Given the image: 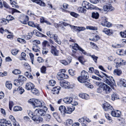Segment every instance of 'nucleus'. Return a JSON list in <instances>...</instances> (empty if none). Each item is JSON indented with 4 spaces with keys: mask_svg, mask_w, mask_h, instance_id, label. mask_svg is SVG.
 Listing matches in <instances>:
<instances>
[{
    "mask_svg": "<svg viewBox=\"0 0 126 126\" xmlns=\"http://www.w3.org/2000/svg\"><path fill=\"white\" fill-rule=\"evenodd\" d=\"M89 78L88 73L85 70H83L81 72V75L78 77V79L80 82L84 83Z\"/></svg>",
    "mask_w": 126,
    "mask_h": 126,
    "instance_id": "obj_1",
    "label": "nucleus"
},
{
    "mask_svg": "<svg viewBox=\"0 0 126 126\" xmlns=\"http://www.w3.org/2000/svg\"><path fill=\"white\" fill-rule=\"evenodd\" d=\"M29 101L34 105L35 107H42L44 106V103L43 102L42 103L39 100L36 99H31Z\"/></svg>",
    "mask_w": 126,
    "mask_h": 126,
    "instance_id": "obj_2",
    "label": "nucleus"
},
{
    "mask_svg": "<svg viewBox=\"0 0 126 126\" xmlns=\"http://www.w3.org/2000/svg\"><path fill=\"white\" fill-rule=\"evenodd\" d=\"M43 108L44 109V110L40 109H36L34 112V114L36 115L41 116L45 115L46 111L47 110V109L45 106H44Z\"/></svg>",
    "mask_w": 126,
    "mask_h": 126,
    "instance_id": "obj_3",
    "label": "nucleus"
},
{
    "mask_svg": "<svg viewBox=\"0 0 126 126\" xmlns=\"http://www.w3.org/2000/svg\"><path fill=\"white\" fill-rule=\"evenodd\" d=\"M61 86L65 88L69 89L72 88V86L69 82L65 80H61L60 81Z\"/></svg>",
    "mask_w": 126,
    "mask_h": 126,
    "instance_id": "obj_4",
    "label": "nucleus"
},
{
    "mask_svg": "<svg viewBox=\"0 0 126 126\" xmlns=\"http://www.w3.org/2000/svg\"><path fill=\"white\" fill-rule=\"evenodd\" d=\"M104 82L107 84L112 87L115 84V82L113 78L112 77H109L104 79Z\"/></svg>",
    "mask_w": 126,
    "mask_h": 126,
    "instance_id": "obj_5",
    "label": "nucleus"
},
{
    "mask_svg": "<svg viewBox=\"0 0 126 126\" xmlns=\"http://www.w3.org/2000/svg\"><path fill=\"white\" fill-rule=\"evenodd\" d=\"M82 6L87 9L92 10L94 9L95 6L86 1H83L82 3Z\"/></svg>",
    "mask_w": 126,
    "mask_h": 126,
    "instance_id": "obj_6",
    "label": "nucleus"
},
{
    "mask_svg": "<svg viewBox=\"0 0 126 126\" xmlns=\"http://www.w3.org/2000/svg\"><path fill=\"white\" fill-rule=\"evenodd\" d=\"M100 87L103 89L104 92L107 94L110 93L112 90L108 86L104 83L101 84Z\"/></svg>",
    "mask_w": 126,
    "mask_h": 126,
    "instance_id": "obj_7",
    "label": "nucleus"
},
{
    "mask_svg": "<svg viewBox=\"0 0 126 126\" xmlns=\"http://www.w3.org/2000/svg\"><path fill=\"white\" fill-rule=\"evenodd\" d=\"M79 121L81 123L82 126H87L86 124V122L90 123L91 122V120L88 118L84 117L79 119Z\"/></svg>",
    "mask_w": 126,
    "mask_h": 126,
    "instance_id": "obj_8",
    "label": "nucleus"
},
{
    "mask_svg": "<svg viewBox=\"0 0 126 126\" xmlns=\"http://www.w3.org/2000/svg\"><path fill=\"white\" fill-rule=\"evenodd\" d=\"M32 119L35 123L37 124L41 122L43 120L42 117L36 115L33 116L32 117Z\"/></svg>",
    "mask_w": 126,
    "mask_h": 126,
    "instance_id": "obj_9",
    "label": "nucleus"
},
{
    "mask_svg": "<svg viewBox=\"0 0 126 126\" xmlns=\"http://www.w3.org/2000/svg\"><path fill=\"white\" fill-rule=\"evenodd\" d=\"M71 28L75 31H78L79 32L81 31H83L86 29L84 27H77L74 26H70Z\"/></svg>",
    "mask_w": 126,
    "mask_h": 126,
    "instance_id": "obj_10",
    "label": "nucleus"
},
{
    "mask_svg": "<svg viewBox=\"0 0 126 126\" xmlns=\"http://www.w3.org/2000/svg\"><path fill=\"white\" fill-rule=\"evenodd\" d=\"M103 8L104 12H107L108 11H113L114 8L110 5H105L103 6Z\"/></svg>",
    "mask_w": 126,
    "mask_h": 126,
    "instance_id": "obj_11",
    "label": "nucleus"
},
{
    "mask_svg": "<svg viewBox=\"0 0 126 126\" xmlns=\"http://www.w3.org/2000/svg\"><path fill=\"white\" fill-rule=\"evenodd\" d=\"M3 6L4 7L7 8H9L11 9L12 10V14H13L15 12H17L18 13H20V12L16 9L13 8H10L8 5L5 2H3Z\"/></svg>",
    "mask_w": 126,
    "mask_h": 126,
    "instance_id": "obj_12",
    "label": "nucleus"
},
{
    "mask_svg": "<svg viewBox=\"0 0 126 126\" xmlns=\"http://www.w3.org/2000/svg\"><path fill=\"white\" fill-rule=\"evenodd\" d=\"M51 52L54 56H58L59 55V51L57 50L56 47L53 46L51 47Z\"/></svg>",
    "mask_w": 126,
    "mask_h": 126,
    "instance_id": "obj_13",
    "label": "nucleus"
},
{
    "mask_svg": "<svg viewBox=\"0 0 126 126\" xmlns=\"http://www.w3.org/2000/svg\"><path fill=\"white\" fill-rule=\"evenodd\" d=\"M103 108L105 111H108L112 110L113 109L112 107L108 103H106L104 104L103 106Z\"/></svg>",
    "mask_w": 126,
    "mask_h": 126,
    "instance_id": "obj_14",
    "label": "nucleus"
},
{
    "mask_svg": "<svg viewBox=\"0 0 126 126\" xmlns=\"http://www.w3.org/2000/svg\"><path fill=\"white\" fill-rule=\"evenodd\" d=\"M72 100V98L71 97H66L64 98L63 100L64 102L67 104L71 103Z\"/></svg>",
    "mask_w": 126,
    "mask_h": 126,
    "instance_id": "obj_15",
    "label": "nucleus"
},
{
    "mask_svg": "<svg viewBox=\"0 0 126 126\" xmlns=\"http://www.w3.org/2000/svg\"><path fill=\"white\" fill-rule=\"evenodd\" d=\"M34 2H35L41 6L45 7L46 6V4L45 2L40 0H31Z\"/></svg>",
    "mask_w": 126,
    "mask_h": 126,
    "instance_id": "obj_16",
    "label": "nucleus"
},
{
    "mask_svg": "<svg viewBox=\"0 0 126 126\" xmlns=\"http://www.w3.org/2000/svg\"><path fill=\"white\" fill-rule=\"evenodd\" d=\"M102 31L108 35H110L111 34H112L113 33L112 30L107 28H104Z\"/></svg>",
    "mask_w": 126,
    "mask_h": 126,
    "instance_id": "obj_17",
    "label": "nucleus"
},
{
    "mask_svg": "<svg viewBox=\"0 0 126 126\" xmlns=\"http://www.w3.org/2000/svg\"><path fill=\"white\" fill-rule=\"evenodd\" d=\"M112 116L113 117H120V112L119 110L112 111L111 113Z\"/></svg>",
    "mask_w": 126,
    "mask_h": 126,
    "instance_id": "obj_18",
    "label": "nucleus"
},
{
    "mask_svg": "<svg viewBox=\"0 0 126 126\" xmlns=\"http://www.w3.org/2000/svg\"><path fill=\"white\" fill-rule=\"evenodd\" d=\"M34 87V86L33 84L30 82H29L26 84L25 85V88L28 90H31Z\"/></svg>",
    "mask_w": 126,
    "mask_h": 126,
    "instance_id": "obj_19",
    "label": "nucleus"
},
{
    "mask_svg": "<svg viewBox=\"0 0 126 126\" xmlns=\"http://www.w3.org/2000/svg\"><path fill=\"white\" fill-rule=\"evenodd\" d=\"M75 107H68L67 109H66V113L67 114L71 113L75 110Z\"/></svg>",
    "mask_w": 126,
    "mask_h": 126,
    "instance_id": "obj_20",
    "label": "nucleus"
},
{
    "mask_svg": "<svg viewBox=\"0 0 126 126\" xmlns=\"http://www.w3.org/2000/svg\"><path fill=\"white\" fill-rule=\"evenodd\" d=\"M66 108L64 106H61L59 108V110L60 111L61 113L63 114L66 113Z\"/></svg>",
    "mask_w": 126,
    "mask_h": 126,
    "instance_id": "obj_21",
    "label": "nucleus"
},
{
    "mask_svg": "<svg viewBox=\"0 0 126 126\" xmlns=\"http://www.w3.org/2000/svg\"><path fill=\"white\" fill-rule=\"evenodd\" d=\"M61 88L59 86H57L53 88L51 90L52 93L54 94H58L59 93L60 88Z\"/></svg>",
    "mask_w": 126,
    "mask_h": 126,
    "instance_id": "obj_22",
    "label": "nucleus"
},
{
    "mask_svg": "<svg viewBox=\"0 0 126 126\" xmlns=\"http://www.w3.org/2000/svg\"><path fill=\"white\" fill-rule=\"evenodd\" d=\"M111 99L113 101H114L115 99H119L118 94L115 93L113 92L111 95Z\"/></svg>",
    "mask_w": 126,
    "mask_h": 126,
    "instance_id": "obj_23",
    "label": "nucleus"
},
{
    "mask_svg": "<svg viewBox=\"0 0 126 126\" xmlns=\"http://www.w3.org/2000/svg\"><path fill=\"white\" fill-rule=\"evenodd\" d=\"M99 14L98 12H93L92 14V18L97 19L98 18Z\"/></svg>",
    "mask_w": 126,
    "mask_h": 126,
    "instance_id": "obj_24",
    "label": "nucleus"
},
{
    "mask_svg": "<svg viewBox=\"0 0 126 126\" xmlns=\"http://www.w3.org/2000/svg\"><path fill=\"white\" fill-rule=\"evenodd\" d=\"M14 84L16 86H20L21 84H22V83L19 80H15L14 81Z\"/></svg>",
    "mask_w": 126,
    "mask_h": 126,
    "instance_id": "obj_25",
    "label": "nucleus"
},
{
    "mask_svg": "<svg viewBox=\"0 0 126 126\" xmlns=\"http://www.w3.org/2000/svg\"><path fill=\"white\" fill-rule=\"evenodd\" d=\"M101 24L102 26L105 25V22H106L107 21V18L105 16H103L101 17Z\"/></svg>",
    "mask_w": 126,
    "mask_h": 126,
    "instance_id": "obj_26",
    "label": "nucleus"
},
{
    "mask_svg": "<svg viewBox=\"0 0 126 126\" xmlns=\"http://www.w3.org/2000/svg\"><path fill=\"white\" fill-rule=\"evenodd\" d=\"M31 92L32 93L36 95H38L39 94L38 90L35 88L34 87L32 89Z\"/></svg>",
    "mask_w": 126,
    "mask_h": 126,
    "instance_id": "obj_27",
    "label": "nucleus"
},
{
    "mask_svg": "<svg viewBox=\"0 0 126 126\" xmlns=\"http://www.w3.org/2000/svg\"><path fill=\"white\" fill-rule=\"evenodd\" d=\"M113 73L115 75L120 76L122 73V71L118 69H116L114 71Z\"/></svg>",
    "mask_w": 126,
    "mask_h": 126,
    "instance_id": "obj_28",
    "label": "nucleus"
},
{
    "mask_svg": "<svg viewBox=\"0 0 126 126\" xmlns=\"http://www.w3.org/2000/svg\"><path fill=\"white\" fill-rule=\"evenodd\" d=\"M84 7H79L78 8V10L79 12L82 13H85L86 12V10L84 9Z\"/></svg>",
    "mask_w": 126,
    "mask_h": 126,
    "instance_id": "obj_29",
    "label": "nucleus"
},
{
    "mask_svg": "<svg viewBox=\"0 0 126 126\" xmlns=\"http://www.w3.org/2000/svg\"><path fill=\"white\" fill-rule=\"evenodd\" d=\"M84 83L85 86L88 88H93V86L88 82L86 80H85Z\"/></svg>",
    "mask_w": 126,
    "mask_h": 126,
    "instance_id": "obj_30",
    "label": "nucleus"
},
{
    "mask_svg": "<svg viewBox=\"0 0 126 126\" xmlns=\"http://www.w3.org/2000/svg\"><path fill=\"white\" fill-rule=\"evenodd\" d=\"M39 48L36 45H33L32 48V50L34 52H38L39 51Z\"/></svg>",
    "mask_w": 126,
    "mask_h": 126,
    "instance_id": "obj_31",
    "label": "nucleus"
},
{
    "mask_svg": "<svg viewBox=\"0 0 126 126\" xmlns=\"http://www.w3.org/2000/svg\"><path fill=\"white\" fill-rule=\"evenodd\" d=\"M44 119L47 122H49L50 120L51 116L49 114H47L45 115Z\"/></svg>",
    "mask_w": 126,
    "mask_h": 126,
    "instance_id": "obj_32",
    "label": "nucleus"
},
{
    "mask_svg": "<svg viewBox=\"0 0 126 126\" xmlns=\"http://www.w3.org/2000/svg\"><path fill=\"white\" fill-rule=\"evenodd\" d=\"M72 48L75 50H77L78 49L79 50V48L81 47H79L78 45L77 44H73Z\"/></svg>",
    "mask_w": 126,
    "mask_h": 126,
    "instance_id": "obj_33",
    "label": "nucleus"
},
{
    "mask_svg": "<svg viewBox=\"0 0 126 126\" xmlns=\"http://www.w3.org/2000/svg\"><path fill=\"white\" fill-rule=\"evenodd\" d=\"M71 62V60L69 61V62H67L64 60H61L60 61V62L62 64L65 65H66L69 64Z\"/></svg>",
    "mask_w": 126,
    "mask_h": 126,
    "instance_id": "obj_34",
    "label": "nucleus"
},
{
    "mask_svg": "<svg viewBox=\"0 0 126 126\" xmlns=\"http://www.w3.org/2000/svg\"><path fill=\"white\" fill-rule=\"evenodd\" d=\"M22 110V109L21 107L17 106L15 107L13 109V110L15 111H21Z\"/></svg>",
    "mask_w": 126,
    "mask_h": 126,
    "instance_id": "obj_35",
    "label": "nucleus"
},
{
    "mask_svg": "<svg viewBox=\"0 0 126 126\" xmlns=\"http://www.w3.org/2000/svg\"><path fill=\"white\" fill-rule=\"evenodd\" d=\"M6 86L7 88L10 90L12 87V84L10 82H7L6 83Z\"/></svg>",
    "mask_w": 126,
    "mask_h": 126,
    "instance_id": "obj_36",
    "label": "nucleus"
},
{
    "mask_svg": "<svg viewBox=\"0 0 126 126\" xmlns=\"http://www.w3.org/2000/svg\"><path fill=\"white\" fill-rule=\"evenodd\" d=\"M78 60L82 64H83L85 62V60L82 57H79L78 58Z\"/></svg>",
    "mask_w": 126,
    "mask_h": 126,
    "instance_id": "obj_37",
    "label": "nucleus"
},
{
    "mask_svg": "<svg viewBox=\"0 0 126 126\" xmlns=\"http://www.w3.org/2000/svg\"><path fill=\"white\" fill-rule=\"evenodd\" d=\"M17 91H19V93L20 94H22L24 91V89L22 87H19L17 89Z\"/></svg>",
    "mask_w": 126,
    "mask_h": 126,
    "instance_id": "obj_38",
    "label": "nucleus"
},
{
    "mask_svg": "<svg viewBox=\"0 0 126 126\" xmlns=\"http://www.w3.org/2000/svg\"><path fill=\"white\" fill-rule=\"evenodd\" d=\"M36 23L34 24L33 22L32 21H29L28 22V25L29 26L33 27H35L36 26Z\"/></svg>",
    "mask_w": 126,
    "mask_h": 126,
    "instance_id": "obj_39",
    "label": "nucleus"
},
{
    "mask_svg": "<svg viewBox=\"0 0 126 126\" xmlns=\"http://www.w3.org/2000/svg\"><path fill=\"white\" fill-rule=\"evenodd\" d=\"M17 41L18 42L22 44H25L26 43L25 40L22 38H18Z\"/></svg>",
    "mask_w": 126,
    "mask_h": 126,
    "instance_id": "obj_40",
    "label": "nucleus"
},
{
    "mask_svg": "<svg viewBox=\"0 0 126 126\" xmlns=\"http://www.w3.org/2000/svg\"><path fill=\"white\" fill-rule=\"evenodd\" d=\"M56 83L55 81L54 80H51L49 81V84L51 86H53Z\"/></svg>",
    "mask_w": 126,
    "mask_h": 126,
    "instance_id": "obj_41",
    "label": "nucleus"
},
{
    "mask_svg": "<svg viewBox=\"0 0 126 126\" xmlns=\"http://www.w3.org/2000/svg\"><path fill=\"white\" fill-rule=\"evenodd\" d=\"M6 20L8 21L12 20L14 19V17L11 15L8 16L6 18Z\"/></svg>",
    "mask_w": 126,
    "mask_h": 126,
    "instance_id": "obj_42",
    "label": "nucleus"
},
{
    "mask_svg": "<svg viewBox=\"0 0 126 126\" xmlns=\"http://www.w3.org/2000/svg\"><path fill=\"white\" fill-rule=\"evenodd\" d=\"M68 73L69 74L72 76H74L75 74V71L72 69H70L68 70Z\"/></svg>",
    "mask_w": 126,
    "mask_h": 126,
    "instance_id": "obj_43",
    "label": "nucleus"
},
{
    "mask_svg": "<svg viewBox=\"0 0 126 126\" xmlns=\"http://www.w3.org/2000/svg\"><path fill=\"white\" fill-rule=\"evenodd\" d=\"M12 73L15 74H20L21 72V71L15 69L13 71Z\"/></svg>",
    "mask_w": 126,
    "mask_h": 126,
    "instance_id": "obj_44",
    "label": "nucleus"
},
{
    "mask_svg": "<svg viewBox=\"0 0 126 126\" xmlns=\"http://www.w3.org/2000/svg\"><path fill=\"white\" fill-rule=\"evenodd\" d=\"M46 67L45 66H43L41 69V72L43 73H46Z\"/></svg>",
    "mask_w": 126,
    "mask_h": 126,
    "instance_id": "obj_45",
    "label": "nucleus"
},
{
    "mask_svg": "<svg viewBox=\"0 0 126 126\" xmlns=\"http://www.w3.org/2000/svg\"><path fill=\"white\" fill-rule=\"evenodd\" d=\"M19 79L21 81H25L26 80V78L23 76H19Z\"/></svg>",
    "mask_w": 126,
    "mask_h": 126,
    "instance_id": "obj_46",
    "label": "nucleus"
},
{
    "mask_svg": "<svg viewBox=\"0 0 126 126\" xmlns=\"http://www.w3.org/2000/svg\"><path fill=\"white\" fill-rule=\"evenodd\" d=\"M67 76L66 75H65V74L62 73L61 74L60 76L59 77V78H62V79H66L67 78Z\"/></svg>",
    "mask_w": 126,
    "mask_h": 126,
    "instance_id": "obj_47",
    "label": "nucleus"
},
{
    "mask_svg": "<svg viewBox=\"0 0 126 126\" xmlns=\"http://www.w3.org/2000/svg\"><path fill=\"white\" fill-rule=\"evenodd\" d=\"M33 32L28 33V35L27 36V39L28 40H29L31 38L33 35Z\"/></svg>",
    "mask_w": 126,
    "mask_h": 126,
    "instance_id": "obj_48",
    "label": "nucleus"
},
{
    "mask_svg": "<svg viewBox=\"0 0 126 126\" xmlns=\"http://www.w3.org/2000/svg\"><path fill=\"white\" fill-rule=\"evenodd\" d=\"M33 45H36L38 46V44L40 43V42L39 41L37 40H35L33 41Z\"/></svg>",
    "mask_w": 126,
    "mask_h": 126,
    "instance_id": "obj_49",
    "label": "nucleus"
},
{
    "mask_svg": "<svg viewBox=\"0 0 126 126\" xmlns=\"http://www.w3.org/2000/svg\"><path fill=\"white\" fill-rule=\"evenodd\" d=\"M91 57L94 62L96 63L97 62V60L98 59V57H97L96 56L94 55H92L91 56Z\"/></svg>",
    "mask_w": 126,
    "mask_h": 126,
    "instance_id": "obj_50",
    "label": "nucleus"
},
{
    "mask_svg": "<svg viewBox=\"0 0 126 126\" xmlns=\"http://www.w3.org/2000/svg\"><path fill=\"white\" fill-rule=\"evenodd\" d=\"M59 24L60 23L61 24H61H62L63 25H64V26H65L67 25H69L70 27L71 28V27L70 26H71V25L68 24L66 23L63 22L62 21H60L59 22Z\"/></svg>",
    "mask_w": 126,
    "mask_h": 126,
    "instance_id": "obj_51",
    "label": "nucleus"
},
{
    "mask_svg": "<svg viewBox=\"0 0 126 126\" xmlns=\"http://www.w3.org/2000/svg\"><path fill=\"white\" fill-rule=\"evenodd\" d=\"M71 15L75 17H77L79 16L78 14L73 12H71L70 13Z\"/></svg>",
    "mask_w": 126,
    "mask_h": 126,
    "instance_id": "obj_52",
    "label": "nucleus"
},
{
    "mask_svg": "<svg viewBox=\"0 0 126 126\" xmlns=\"http://www.w3.org/2000/svg\"><path fill=\"white\" fill-rule=\"evenodd\" d=\"M104 25H104L103 26H106L109 28L111 26V24L107 21L106 22H105Z\"/></svg>",
    "mask_w": 126,
    "mask_h": 126,
    "instance_id": "obj_53",
    "label": "nucleus"
},
{
    "mask_svg": "<svg viewBox=\"0 0 126 126\" xmlns=\"http://www.w3.org/2000/svg\"><path fill=\"white\" fill-rule=\"evenodd\" d=\"M14 105L12 101H9V109L11 110H12V108Z\"/></svg>",
    "mask_w": 126,
    "mask_h": 126,
    "instance_id": "obj_54",
    "label": "nucleus"
},
{
    "mask_svg": "<svg viewBox=\"0 0 126 126\" xmlns=\"http://www.w3.org/2000/svg\"><path fill=\"white\" fill-rule=\"evenodd\" d=\"M18 50L16 49H13L11 53L14 55H16L18 52Z\"/></svg>",
    "mask_w": 126,
    "mask_h": 126,
    "instance_id": "obj_55",
    "label": "nucleus"
},
{
    "mask_svg": "<svg viewBox=\"0 0 126 126\" xmlns=\"http://www.w3.org/2000/svg\"><path fill=\"white\" fill-rule=\"evenodd\" d=\"M121 35L122 37L126 38V30L124 31V32H121Z\"/></svg>",
    "mask_w": 126,
    "mask_h": 126,
    "instance_id": "obj_56",
    "label": "nucleus"
},
{
    "mask_svg": "<svg viewBox=\"0 0 126 126\" xmlns=\"http://www.w3.org/2000/svg\"><path fill=\"white\" fill-rule=\"evenodd\" d=\"M48 49H45L44 48L42 50V53L43 54L46 55L48 52Z\"/></svg>",
    "mask_w": 126,
    "mask_h": 126,
    "instance_id": "obj_57",
    "label": "nucleus"
},
{
    "mask_svg": "<svg viewBox=\"0 0 126 126\" xmlns=\"http://www.w3.org/2000/svg\"><path fill=\"white\" fill-rule=\"evenodd\" d=\"M35 32L36 33L39 34L40 35H41V36H42V37H45V35L41 33L40 32H38V31L35 30H34L33 32V33H35Z\"/></svg>",
    "mask_w": 126,
    "mask_h": 126,
    "instance_id": "obj_58",
    "label": "nucleus"
},
{
    "mask_svg": "<svg viewBox=\"0 0 126 126\" xmlns=\"http://www.w3.org/2000/svg\"><path fill=\"white\" fill-rule=\"evenodd\" d=\"M26 20H25L24 21H21V23L24 24H27L26 23V21H28L29 20V17L28 16H26V19H25Z\"/></svg>",
    "mask_w": 126,
    "mask_h": 126,
    "instance_id": "obj_59",
    "label": "nucleus"
},
{
    "mask_svg": "<svg viewBox=\"0 0 126 126\" xmlns=\"http://www.w3.org/2000/svg\"><path fill=\"white\" fill-rule=\"evenodd\" d=\"M105 116L106 118L108 120H111V117L110 116L109 114L106 113L105 114Z\"/></svg>",
    "mask_w": 126,
    "mask_h": 126,
    "instance_id": "obj_60",
    "label": "nucleus"
},
{
    "mask_svg": "<svg viewBox=\"0 0 126 126\" xmlns=\"http://www.w3.org/2000/svg\"><path fill=\"white\" fill-rule=\"evenodd\" d=\"M9 118L11 120V121L13 122V123L16 122L14 117L12 115H10L9 117Z\"/></svg>",
    "mask_w": 126,
    "mask_h": 126,
    "instance_id": "obj_61",
    "label": "nucleus"
},
{
    "mask_svg": "<svg viewBox=\"0 0 126 126\" xmlns=\"http://www.w3.org/2000/svg\"><path fill=\"white\" fill-rule=\"evenodd\" d=\"M73 121L72 120L68 119L66 121V123L67 125H71L73 123Z\"/></svg>",
    "mask_w": 126,
    "mask_h": 126,
    "instance_id": "obj_62",
    "label": "nucleus"
},
{
    "mask_svg": "<svg viewBox=\"0 0 126 126\" xmlns=\"http://www.w3.org/2000/svg\"><path fill=\"white\" fill-rule=\"evenodd\" d=\"M5 126H12V125L10 121H7L5 124Z\"/></svg>",
    "mask_w": 126,
    "mask_h": 126,
    "instance_id": "obj_63",
    "label": "nucleus"
},
{
    "mask_svg": "<svg viewBox=\"0 0 126 126\" xmlns=\"http://www.w3.org/2000/svg\"><path fill=\"white\" fill-rule=\"evenodd\" d=\"M37 61L39 63H42L44 62V60L42 58L40 57H38L37 59Z\"/></svg>",
    "mask_w": 126,
    "mask_h": 126,
    "instance_id": "obj_64",
    "label": "nucleus"
}]
</instances>
